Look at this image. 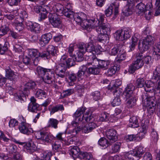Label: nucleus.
Masks as SVG:
<instances>
[{
  "label": "nucleus",
  "mask_w": 160,
  "mask_h": 160,
  "mask_svg": "<svg viewBox=\"0 0 160 160\" xmlns=\"http://www.w3.org/2000/svg\"><path fill=\"white\" fill-rule=\"evenodd\" d=\"M86 109L85 107L78 108L74 114L75 121H72L71 124L73 126L76 127L80 125V123L82 122V123L88 122V125L83 127H81L83 132L85 133H88L95 128L96 124L93 122L94 118L89 112H86L83 114Z\"/></svg>",
  "instance_id": "1"
},
{
  "label": "nucleus",
  "mask_w": 160,
  "mask_h": 160,
  "mask_svg": "<svg viewBox=\"0 0 160 160\" xmlns=\"http://www.w3.org/2000/svg\"><path fill=\"white\" fill-rule=\"evenodd\" d=\"M37 70L38 75L42 78L45 83L48 84L52 83L54 74L52 70L40 66L37 67Z\"/></svg>",
  "instance_id": "2"
},
{
  "label": "nucleus",
  "mask_w": 160,
  "mask_h": 160,
  "mask_svg": "<svg viewBox=\"0 0 160 160\" xmlns=\"http://www.w3.org/2000/svg\"><path fill=\"white\" fill-rule=\"evenodd\" d=\"M154 97H151L149 93L144 94L142 95V101L147 108V111L150 114H152L155 111V107L156 101Z\"/></svg>",
  "instance_id": "3"
},
{
  "label": "nucleus",
  "mask_w": 160,
  "mask_h": 160,
  "mask_svg": "<svg viewBox=\"0 0 160 160\" xmlns=\"http://www.w3.org/2000/svg\"><path fill=\"white\" fill-rule=\"evenodd\" d=\"M36 85L35 82L32 81L27 83L24 86L23 91H20L14 94V99L17 101L21 102L23 100V98H25V95L28 96L29 93V90L35 88Z\"/></svg>",
  "instance_id": "4"
},
{
  "label": "nucleus",
  "mask_w": 160,
  "mask_h": 160,
  "mask_svg": "<svg viewBox=\"0 0 160 160\" xmlns=\"http://www.w3.org/2000/svg\"><path fill=\"white\" fill-rule=\"evenodd\" d=\"M36 138L43 143H50L53 139V136L49 132L43 130L36 131L34 133Z\"/></svg>",
  "instance_id": "5"
},
{
  "label": "nucleus",
  "mask_w": 160,
  "mask_h": 160,
  "mask_svg": "<svg viewBox=\"0 0 160 160\" xmlns=\"http://www.w3.org/2000/svg\"><path fill=\"white\" fill-rule=\"evenodd\" d=\"M143 55L142 53H138L137 54L136 60L131 64L129 68V71L131 73H133L137 69L142 67L144 65L142 59Z\"/></svg>",
  "instance_id": "6"
},
{
  "label": "nucleus",
  "mask_w": 160,
  "mask_h": 160,
  "mask_svg": "<svg viewBox=\"0 0 160 160\" xmlns=\"http://www.w3.org/2000/svg\"><path fill=\"white\" fill-rule=\"evenodd\" d=\"M105 18L104 15L101 14L100 15L99 20L97 21L98 26L96 29V31H101L102 29L104 33H106V31H109V28H110L109 25L105 21Z\"/></svg>",
  "instance_id": "7"
},
{
  "label": "nucleus",
  "mask_w": 160,
  "mask_h": 160,
  "mask_svg": "<svg viewBox=\"0 0 160 160\" xmlns=\"http://www.w3.org/2000/svg\"><path fill=\"white\" fill-rule=\"evenodd\" d=\"M152 80L156 82L155 92L160 93V66H157L153 72Z\"/></svg>",
  "instance_id": "8"
},
{
  "label": "nucleus",
  "mask_w": 160,
  "mask_h": 160,
  "mask_svg": "<svg viewBox=\"0 0 160 160\" xmlns=\"http://www.w3.org/2000/svg\"><path fill=\"white\" fill-rule=\"evenodd\" d=\"M153 38L151 36H148L143 39L142 43L139 42L138 48L141 52L146 51L149 48V46L153 43Z\"/></svg>",
  "instance_id": "9"
},
{
  "label": "nucleus",
  "mask_w": 160,
  "mask_h": 160,
  "mask_svg": "<svg viewBox=\"0 0 160 160\" xmlns=\"http://www.w3.org/2000/svg\"><path fill=\"white\" fill-rule=\"evenodd\" d=\"M81 26L83 28L88 30L90 28H94L96 30L98 25L97 21L95 20H86L84 19L82 23H81Z\"/></svg>",
  "instance_id": "10"
},
{
  "label": "nucleus",
  "mask_w": 160,
  "mask_h": 160,
  "mask_svg": "<svg viewBox=\"0 0 160 160\" xmlns=\"http://www.w3.org/2000/svg\"><path fill=\"white\" fill-rule=\"evenodd\" d=\"M106 135L107 138L109 140L110 143H111V144L115 142L118 139L117 132L113 129L107 130L106 132Z\"/></svg>",
  "instance_id": "11"
},
{
  "label": "nucleus",
  "mask_w": 160,
  "mask_h": 160,
  "mask_svg": "<svg viewBox=\"0 0 160 160\" xmlns=\"http://www.w3.org/2000/svg\"><path fill=\"white\" fill-rule=\"evenodd\" d=\"M133 0H128V4L124 8L122 11L124 14L127 16L132 14L134 6L135 5L134 2H132Z\"/></svg>",
  "instance_id": "12"
},
{
  "label": "nucleus",
  "mask_w": 160,
  "mask_h": 160,
  "mask_svg": "<svg viewBox=\"0 0 160 160\" xmlns=\"http://www.w3.org/2000/svg\"><path fill=\"white\" fill-rule=\"evenodd\" d=\"M5 76L7 79L10 80L12 82L17 80L18 77V73L13 71L9 67L6 69Z\"/></svg>",
  "instance_id": "13"
},
{
  "label": "nucleus",
  "mask_w": 160,
  "mask_h": 160,
  "mask_svg": "<svg viewBox=\"0 0 160 160\" xmlns=\"http://www.w3.org/2000/svg\"><path fill=\"white\" fill-rule=\"evenodd\" d=\"M48 18L50 22L55 27H59L61 23L59 18H58L55 13H50Z\"/></svg>",
  "instance_id": "14"
},
{
  "label": "nucleus",
  "mask_w": 160,
  "mask_h": 160,
  "mask_svg": "<svg viewBox=\"0 0 160 160\" xmlns=\"http://www.w3.org/2000/svg\"><path fill=\"white\" fill-rule=\"evenodd\" d=\"M18 129L20 132L24 134L29 135L33 132L32 129L29 127L28 125L24 122H22L19 125Z\"/></svg>",
  "instance_id": "15"
},
{
  "label": "nucleus",
  "mask_w": 160,
  "mask_h": 160,
  "mask_svg": "<svg viewBox=\"0 0 160 160\" xmlns=\"http://www.w3.org/2000/svg\"><path fill=\"white\" fill-rule=\"evenodd\" d=\"M92 59L93 60V63L94 62H98V67L99 68L106 69L108 68V65L110 64V61L109 60L105 61L103 60H100L98 61L97 58L95 56L92 57Z\"/></svg>",
  "instance_id": "16"
},
{
  "label": "nucleus",
  "mask_w": 160,
  "mask_h": 160,
  "mask_svg": "<svg viewBox=\"0 0 160 160\" xmlns=\"http://www.w3.org/2000/svg\"><path fill=\"white\" fill-rule=\"evenodd\" d=\"M66 76L68 77V82L69 86H73L75 82L77 79V76L76 74L72 72H66Z\"/></svg>",
  "instance_id": "17"
},
{
  "label": "nucleus",
  "mask_w": 160,
  "mask_h": 160,
  "mask_svg": "<svg viewBox=\"0 0 160 160\" xmlns=\"http://www.w3.org/2000/svg\"><path fill=\"white\" fill-rule=\"evenodd\" d=\"M26 25L32 32L36 33H38L41 30L40 25L36 23H33L31 22L26 23Z\"/></svg>",
  "instance_id": "18"
},
{
  "label": "nucleus",
  "mask_w": 160,
  "mask_h": 160,
  "mask_svg": "<svg viewBox=\"0 0 160 160\" xmlns=\"http://www.w3.org/2000/svg\"><path fill=\"white\" fill-rule=\"evenodd\" d=\"M133 150L136 160H139L145 152L142 146L137 147Z\"/></svg>",
  "instance_id": "19"
},
{
  "label": "nucleus",
  "mask_w": 160,
  "mask_h": 160,
  "mask_svg": "<svg viewBox=\"0 0 160 160\" xmlns=\"http://www.w3.org/2000/svg\"><path fill=\"white\" fill-rule=\"evenodd\" d=\"M52 34L50 33L45 34L41 36V38L39 41L40 43L42 44V46H44L46 44H48L49 42L51 39L52 38Z\"/></svg>",
  "instance_id": "20"
},
{
  "label": "nucleus",
  "mask_w": 160,
  "mask_h": 160,
  "mask_svg": "<svg viewBox=\"0 0 160 160\" xmlns=\"http://www.w3.org/2000/svg\"><path fill=\"white\" fill-rule=\"evenodd\" d=\"M98 52V50L95 48L94 45L91 42L87 43L86 52L91 53L92 55H96L99 53Z\"/></svg>",
  "instance_id": "21"
},
{
  "label": "nucleus",
  "mask_w": 160,
  "mask_h": 160,
  "mask_svg": "<svg viewBox=\"0 0 160 160\" xmlns=\"http://www.w3.org/2000/svg\"><path fill=\"white\" fill-rule=\"evenodd\" d=\"M25 148L27 152L30 154L34 153L37 149L36 145L32 142L27 143L25 146Z\"/></svg>",
  "instance_id": "22"
},
{
  "label": "nucleus",
  "mask_w": 160,
  "mask_h": 160,
  "mask_svg": "<svg viewBox=\"0 0 160 160\" xmlns=\"http://www.w3.org/2000/svg\"><path fill=\"white\" fill-rule=\"evenodd\" d=\"M135 89V87L132 83L128 85L125 88V91L124 92L127 99L129 98L132 96L133 90Z\"/></svg>",
  "instance_id": "23"
},
{
  "label": "nucleus",
  "mask_w": 160,
  "mask_h": 160,
  "mask_svg": "<svg viewBox=\"0 0 160 160\" xmlns=\"http://www.w3.org/2000/svg\"><path fill=\"white\" fill-rule=\"evenodd\" d=\"M110 31V29L109 28V31H108L107 32H107L106 33H104L102 29H101V31H96L99 34L98 37V40L100 42H103V41H104L106 39V35L109 33Z\"/></svg>",
  "instance_id": "24"
},
{
  "label": "nucleus",
  "mask_w": 160,
  "mask_h": 160,
  "mask_svg": "<svg viewBox=\"0 0 160 160\" xmlns=\"http://www.w3.org/2000/svg\"><path fill=\"white\" fill-rule=\"evenodd\" d=\"M66 66L64 62H63V63H60L56 65L54 68V70L56 73L63 72L66 71Z\"/></svg>",
  "instance_id": "25"
},
{
  "label": "nucleus",
  "mask_w": 160,
  "mask_h": 160,
  "mask_svg": "<svg viewBox=\"0 0 160 160\" xmlns=\"http://www.w3.org/2000/svg\"><path fill=\"white\" fill-rule=\"evenodd\" d=\"M80 152L78 147L75 146L71 148L70 153L73 158L75 159L79 157Z\"/></svg>",
  "instance_id": "26"
},
{
  "label": "nucleus",
  "mask_w": 160,
  "mask_h": 160,
  "mask_svg": "<svg viewBox=\"0 0 160 160\" xmlns=\"http://www.w3.org/2000/svg\"><path fill=\"white\" fill-rule=\"evenodd\" d=\"M129 126L132 128H136L138 127V122L137 117L133 116L131 117L129 120Z\"/></svg>",
  "instance_id": "27"
},
{
  "label": "nucleus",
  "mask_w": 160,
  "mask_h": 160,
  "mask_svg": "<svg viewBox=\"0 0 160 160\" xmlns=\"http://www.w3.org/2000/svg\"><path fill=\"white\" fill-rule=\"evenodd\" d=\"M69 5H70V4H68L67 7L64 9L63 14L68 18H72L74 13L70 8H68Z\"/></svg>",
  "instance_id": "28"
},
{
  "label": "nucleus",
  "mask_w": 160,
  "mask_h": 160,
  "mask_svg": "<svg viewBox=\"0 0 160 160\" xmlns=\"http://www.w3.org/2000/svg\"><path fill=\"white\" fill-rule=\"evenodd\" d=\"M45 8H48V10H43L41 11L39 14L40 19L39 21H41L42 20L45 19L47 18V14L51 11L50 8L49 6L48 5L45 6Z\"/></svg>",
  "instance_id": "29"
},
{
  "label": "nucleus",
  "mask_w": 160,
  "mask_h": 160,
  "mask_svg": "<svg viewBox=\"0 0 160 160\" xmlns=\"http://www.w3.org/2000/svg\"><path fill=\"white\" fill-rule=\"evenodd\" d=\"M138 3L136 6V8L138 11L139 14H140L144 12L147 8H148V5H145L142 3V2H138Z\"/></svg>",
  "instance_id": "30"
},
{
  "label": "nucleus",
  "mask_w": 160,
  "mask_h": 160,
  "mask_svg": "<svg viewBox=\"0 0 160 160\" xmlns=\"http://www.w3.org/2000/svg\"><path fill=\"white\" fill-rule=\"evenodd\" d=\"M0 27V36H3L6 34L10 30V29L8 25L2 24V23L1 24Z\"/></svg>",
  "instance_id": "31"
},
{
  "label": "nucleus",
  "mask_w": 160,
  "mask_h": 160,
  "mask_svg": "<svg viewBox=\"0 0 160 160\" xmlns=\"http://www.w3.org/2000/svg\"><path fill=\"white\" fill-rule=\"evenodd\" d=\"M114 36L117 40L120 41L125 40L124 35L122 29L118 30L114 34Z\"/></svg>",
  "instance_id": "32"
},
{
  "label": "nucleus",
  "mask_w": 160,
  "mask_h": 160,
  "mask_svg": "<svg viewBox=\"0 0 160 160\" xmlns=\"http://www.w3.org/2000/svg\"><path fill=\"white\" fill-rule=\"evenodd\" d=\"M148 127L145 124H142L141 127L140 128V132L138 134L140 135V137L138 140H141L143 138L144 135L147 133V131Z\"/></svg>",
  "instance_id": "33"
},
{
  "label": "nucleus",
  "mask_w": 160,
  "mask_h": 160,
  "mask_svg": "<svg viewBox=\"0 0 160 160\" xmlns=\"http://www.w3.org/2000/svg\"><path fill=\"white\" fill-rule=\"evenodd\" d=\"M121 50L119 46L116 45L112 47L109 49V53L111 55L115 56L118 54Z\"/></svg>",
  "instance_id": "34"
},
{
  "label": "nucleus",
  "mask_w": 160,
  "mask_h": 160,
  "mask_svg": "<svg viewBox=\"0 0 160 160\" xmlns=\"http://www.w3.org/2000/svg\"><path fill=\"white\" fill-rule=\"evenodd\" d=\"M80 158L84 160H92V155L87 152H81L79 156Z\"/></svg>",
  "instance_id": "35"
},
{
  "label": "nucleus",
  "mask_w": 160,
  "mask_h": 160,
  "mask_svg": "<svg viewBox=\"0 0 160 160\" xmlns=\"http://www.w3.org/2000/svg\"><path fill=\"white\" fill-rule=\"evenodd\" d=\"M138 41V38L135 36H133L131 39V42L130 43L129 46L130 50L129 51H131L133 50L135 48L136 46L137 45Z\"/></svg>",
  "instance_id": "36"
},
{
  "label": "nucleus",
  "mask_w": 160,
  "mask_h": 160,
  "mask_svg": "<svg viewBox=\"0 0 160 160\" xmlns=\"http://www.w3.org/2000/svg\"><path fill=\"white\" fill-rule=\"evenodd\" d=\"M50 112V114H52L58 111L64 110V108L62 105H58L55 106L53 107L51 109H49Z\"/></svg>",
  "instance_id": "37"
},
{
  "label": "nucleus",
  "mask_w": 160,
  "mask_h": 160,
  "mask_svg": "<svg viewBox=\"0 0 160 160\" xmlns=\"http://www.w3.org/2000/svg\"><path fill=\"white\" fill-rule=\"evenodd\" d=\"M116 82L112 87L110 86L108 87V89L110 90L113 94H115V93L118 92V87L121 84L120 82H117V81Z\"/></svg>",
  "instance_id": "38"
},
{
  "label": "nucleus",
  "mask_w": 160,
  "mask_h": 160,
  "mask_svg": "<svg viewBox=\"0 0 160 160\" xmlns=\"http://www.w3.org/2000/svg\"><path fill=\"white\" fill-rule=\"evenodd\" d=\"M47 50V52L49 53L50 56H55L57 54V50L52 45H49L48 46Z\"/></svg>",
  "instance_id": "39"
},
{
  "label": "nucleus",
  "mask_w": 160,
  "mask_h": 160,
  "mask_svg": "<svg viewBox=\"0 0 160 160\" xmlns=\"http://www.w3.org/2000/svg\"><path fill=\"white\" fill-rule=\"evenodd\" d=\"M98 142L99 144L103 147H106L112 144L111 143H110L109 141H108L105 138H101Z\"/></svg>",
  "instance_id": "40"
},
{
  "label": "nucleus",
  "mask_w": 160,
  "mask_h": 160,
  "mask_svg": "<svg viewBox=\"0 0 160 160\" xmlns=\"http://www.w3.org/2000/svg\"><path fill=\"white\" fill-rule=\"evenodd\" d=\"M39 105L38 104L29 103L28 107V110L31 112H37L39 110Z\"/></svg>",
  "instance_id": "41"
},
{
  "label": "nucleus",
  "mask_w": 160,
  "mask_h": 160,
  "mask_svg": "<svg viewBox=\"0 0 160 160\" xmlns=\"http://www.w3.org/2000/svg\"><path fill=\"white\" fill-rule=\"evenodd\" d=\"M126 57V54L125 51L121 50L120 52L118 54L116 58L117 61L119 62L125 59Z\"/></svg>",
  "instance_id": "42"
},
{
  "label": "nucleus",
  "mask_w": 160,
  "mask_h": 160,
  "mask_svg": "<svg viewBox=\"0 0 160 160\" xmlns=\"http://www.w3.org/2000/svg\"><path fill=\"white\" fill-rule=\"evenodd\" d=\"M59 121L57 119L54 118L50 119L48 122V126L54 128H58V124Z\"/></svg>",
  "instance_id": "43"
},
{
  "label": "nucleus",
  "mask_w": 160,
  "mask_h": 160,
  "mask_svg": "<svg viewBox=\"0 0 160 160\" xmlns=\"http://www.w3.org/2000/svg\"><path fill=\"white\" fill-rule=\"evenodd\" d=\"M146 81L143 78H139L136 82V86L138 88H141L144 87Z\"/></svg>",
  "instance_id": "44"
},
{
  "label": "nucleus",
  "mask_w": 160,
  "mask_h": 160,
  "mask_svg": "<svg viewBox=\"0 0 160 160\" xmlns=\"http://www.w3.org/2000/svg\"><path fill=\"white\" fill-rule=\"evenodd\" d=\"M74 20L77 22V23L80 24L81 25V23L83 22L84 19L82 17V15H79L78 13H75L72 17Z\"/></svg>",
  "instance_id": "45"
},
{
  "label": "nucleus",
  "mask_w": 160,
  "mask_h": 160,
  "mask_svg": "<svg viewBox=\"0 0 160 160\" xmlns=\"http://www.w3.org/2000/svg\"><path fill=\"white\" fill-rule=\"evenodd\" d=\"M140 137V135H138V134L136 135L134 134L128 135L126 137V140L127 142L135 141L138 140Z\"/></svg>",
  "instance_id": "46"
},
{
  "label": "nucleus",
  "mask_w": 160,
  "mask_h": 160,
  "mask_svg": "<svg viewBox=\"0 0 160 160\" xmlns=\"http://www.w3.org/2000/svg\"><path fill=\"white\" fill-rule=\"evenodd\" d=\"M118 70L117 66H113L108 70L107 73V75L108 76H112L115 74L116 71Z\"/></svg>",
  "instance_id": "47"
},
{
  "label": "nucleus",
  "mask_w": 160,
  "mask_h": 160,
  "mask_svg": "<svg viewBox=\"0 0 160 160\" xmlns=\"http://www.w3.org/2000/svg\"><path fill=\"white\" fill-rule=\"evenodd\" d=\"M122 30L124 35L125 40L131 37V30L128 28H124Z\"/></svg>",
  "instance_id": "48"
},
{
  "label": "nucleus",
  "mask_w": 160,
  "mask_h": 160,
  "mask_svg": "<svg viewBox=\"0 0 160 160\" xmlns=\"http://www.w3.org/2000/svg\"><path fill=\"white\" fill-rule=\"evenodd\" d=\"M9 47V44L8 42H6L3 46L0 44V54H4L8 50Z\"/></svg>",
  "instance_id": "49"
},
{
  "label": "nucleus",
  "mask_w": 160,
  "mask_h": 160,
  "mask_svg": "<svg viewBox=\"0 0 160 160\" xmlns=\"http://www.w3.org/2000/svg\"><path fill=\"white\" fill-rule=\"evenodd\" d=\"M36 95L38 98L42 99L43 98H45L46 93L44 91L39 89L37 92Z\"/></svg>",
  "instance_id": "50"
},
{
  "label": "nucleus",
  "mask_w": 160,
  "mask_h": 160,
  "mask_svg": "<svg viewBox=\"0 0 160 160\" xmlns=\"http://www.w3.org/2000/svg\"><path fill=\"white\" fill-rule=\"evenodd\" d=\"M29 54L31 58H38L39 56V52L36 49H31L30 50L29 52Z\"/></svg>",
  "instance_id": "51"
},
{
  "label": "nucleus",
  "mask_w": 160,
  "mask_h": 160,
  "mask_svg": "<svg viewBox=\"0 0 160 160\" xmlns=\"http://www.w3.org/2000/svg\"><path fill=\"white\" fill-rule=\"evenodd\" d=\"M125 158L130 160H136L135 158V155H134L133 150L126 153L125 155Z\"/></svg>",
  "instance_id": "52"
},
{
  "label": "nucleus",
  "mask_w": 160,
  "mask_h": 160,
  "mask_svg": "<svg viewBox=\"0 0 160 160\" xmlns=\"http://www.w3.org/2000/svg\"><path fill=\"white\" fill-rule=\"evenodd\" d=\"M86 70L87 67L84 65H83V66L82 67V68H81V70H79L77 73V77L80 78H82Z\"/></svg>",
  "instance_id": "53"
},
{
  "label": "nucleus",
  "mask_w": 160,
  "mask_h": 160,
  "mask_svg": "<svg viewBox=\"0 0 160 160\" xmlns=\"http://www.w3.org/2000/svg\"><path fill=\"white\" fill-rule=\"evenodd\" d=\"M149 6V9H148V8H147L143 12L145 15L146 19L147 20H149L150 19L151 14V12L150 11L151 10L150 9H151L152 8V5L151 3H150Z\"/></svg>",
  "instance_id": "54"
},
{
  "label": "nucleus",
  "mask_w": 160,
  "mask_h": 160,
  "mask_svg": "<svg viewBox=\"0 0 160 160\" xmlns=\"http://www.w3.org/2000/svg\"><path fill=\"white\" fill-rule=\"evenodd\" d=\"M109 114L108 113L104 112L101 114L100 117V120L102 121H108L109 120Z\"/></svg>",
  "instance_id": "55"
},
{
  "label": "nucleus",
  "mask_w": 160,
  "mask_h": 160,
  "mask_svg": "<svg viewBox=\"0 0 160 160\" xmlns=\"http://www.w3.org/2000/svg\"><path fill=\"white\" fill-rule=\"evenodd\" d=\"M88 72L90 74H97L99 73L100 70L97 67H90L88 68Z\"/></svg>",
  "instance_id": "56"
},
{
  "label": "nucleus",
  "mask_w": 160,
  "mask_h": 160,
  "mask_svg": "<svg viewBox=\"0 0 160 160\" xmlns=\"http://www.w3.org/2000/svg\"><path fill=\"white\" fill-rule=\"evenodd\" d=\"M17 147L13 144H10L6 148L7 150L10 153H15L17 151Z\"/></svg>",
  "instance_id": "57"
},
{
  "label": "nucleus",
  "mask_w": 160,
  "mask_h": 160,
  "mask_svg": "<svg viewBox=\"0 0 160 160\" xmlns=\"http://www.w3.org/2000/svg\"><path fill=\"white\" fill-rule=\"evenodd\" d=\"M84 52H78L77 53V56L76 57L75 56V60L78 62H80L82 61L83 59V54Z\"/></svg>",
  "instance_id": "58"
},
{
  "label": "nucleus",
  "mask_w": 160,
  "mask_h": 160,
  "mask_svg": "<svg viewBox=\"0 0 160 160\" xmlns=\"http://www.w3.org/2000/svg\"><path fill=\"white\" fill-rule=\"evenodd\" d=\"M16 29L18 31L22 30L24 28V25L22 22H15L13 24Z\"/></svg>",
  "instance_id": "59"
},
{
  "label": "nucleus",
  "mask_w": 160,
  "mask_h": 160,
  "mask_svg": "<svg viewBox=\"0 0 160 160\" xmlns=\"http://www.w3.org/2000/svg\"><path fill=\"white\" fill-rule=\"evenodd\" d=\"M121 144V143L119 142L114 143L112 148L113 152L115 153L118 152L120 150Z\"/></svg>",
  "instance_id": "60"
},
{
  "label": "nucleus",
  "mask_w": 160,
  "mask_h": 160,
  "mask_svg": "<svg viewBox=\"0 0 160 160\" xmlns=\"http://www.w3.org/2000/svg\"><path fill=\"white\" fill-rule=\"evenodd\" d=\"M52 155L51 152L47 151L44 152L43 155L42 160H50V158Z\"/></svg>",
  "instance_id": "61"
},
{
  "label": "nucleus",
  "mask_w": 160,
  "mask_h": 160,
  "mask_svg": "<svg viewBox=\"0 0 160 160\" xmlns=\"http://www.w3.org/2000/svg\"><path fill=\"white\" fill-rule=\"evenodd\" d=\"M86 46L87 44H85L84 43H79L78 46V48L79 50V52H86Z\"/></svg>",
  "instance_id": "62"
},
{
  "label": "nucleus",
  "mask_w": 160,
  "mask_h": 160,
  "mask_svg": "<svg viewBox=\"0 0 160 160\" xmlns=\"http://www.w3.org/2000/svg\"><path fill=\"white\" fill-rule=\"evenodd\" d=\"M66 66L69 68L72 66L74 65L75 62L73 58H69L66 61Z\"/></svg>",
  "instance_id": "63"
},
{
  "label": "nucleus",
  "mask_w": 160,
  "mask_h": 160,
  "mask_svg": "<svg viewBox=\"0 0 160 160\" xmlns=\"http://www.w3.org/2000/svg\"><path fill=\"white\" fill-rule=\"evenodd\" d=\"M121 103V99L120 96L115 98L112 102V104L113 107L119 105Z\"/></svg>",
  "instance_id": "64"
}]
</instances>
